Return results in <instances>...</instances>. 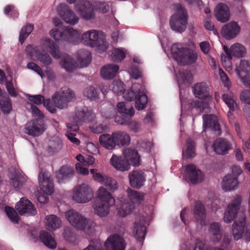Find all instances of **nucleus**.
<instances>
[{
  "label": "nucleus",
  "mask_w": 250,
  "mask_h": 250,
  "mask_svg": "<svg viewBox=\"0 0 250 250\" xmlns=\"http://www.w3.org/2000/svg\"><path fill=\"white\" fill-rule=\"evenodd\" d=\"M90 171L92 175L94 180L103 184L107 176L100 173L95 172L94 169H91Z\"/></svg>",
  "instance_id": "nucleus-62"
},
{
  "label": "nucleus",
  "mask_w": 250,
  "mask_h": 250,
  "mask_svg": "<svg viewBox=\"0 0 250 250\" xmlns=\"http://www.w3.org/2000/svg\"><path fill=\"white\" fill-rule=\"evenodd\" d=\"M26 97L30 101L33 102L36 104H40L42 103L43 104L44 101L46 100L44 99V97L41 95H30L27 94Z\"/></svg>",
  "instance_id": "nucleus-61"
},
{
  "label": "nucleus",
  "mask_w": 250,
  "mask_h": 250,
  "mask_svg": "<svg viewBox=\"0 0 250 250\" xmlns=\"http://www.w3.org/2000/svg\"><path fill=\"white\" fill-rule=\"evenodd\" d=\"M240 27L235 22H231L226 24L222 29L224 37L227 40L235 38L240 32Z\"/></svg>",
  "instance_id": "nucleus-27"
},
{
  "label": "nucleus",
  "mask_w": 250,
  "mask_h": 250,
  "mask_svg": "<svg viewBox=\"0 0 250 250\" xmlns=\"http://www.w3.org/2000/svg\"><path fill=\"white\" fill-rule=\"evenodd\" d=\"M95 118V114L92 110L87 106H81L77 107L75 114L73 118V121L76 124L71 123L66 124L67 131L66 136L69 141L73 144L78 146L80 144V141L75 137L76 132L79 129L78 125L83 122H92Z\"/></svg>",
  "instance_id": "nucleus-3"
},
{
  "label": "nucleus",
  "mask_w": 250,
  "mask_h": 250,
  "mask_svg": "<svg viewBox=\"0 0 250 250\" xmlns=\"http://www.w3.org/2000/svg\"><path fill=\"white\" fill-rule=\"evenodd\" d=\"M212 147L216 153L224 155L228 154L232 148V145L226 139L219 138L214 141Z\"/></svg>",
  "instance_id": "nucleus-25"
},
{
  "label": "nucleus",
  "mask_w": 250,
  "mask_h": 250,
  "mask_svg": "<svg viewBox=\"0 0 250 250\" xmlns=\"http://www.w3.org/2000/svg\"><path fill=\"white\" fill-rule=\"evenodd\" d=\"M115 203L111 194L104 187H100L97 192V198L94 205L95 213L100 217H105L110 211V208Z\"/></svg>",
  "instance_id": "nucleus-8"
},
{
  "label": "nucleus",
  "mask_w": 250,
  "mask_h": 250,
  "mask_svg": "<svg viewBox=\"0 0 250 250\" xmlns=\"http://www.w3.org/2000/svg\"><path fill=\"white\" fill-rule=\"evenodd\" d=\"M241 201V196L237 195L228 205L224 215V221L229 223L235 218L232 230L234 239L236 241L240 240L244 234L245 241L249 242L250 241V230L246 227V214L244 211L239 212Z\"/></svg>",
  "instance_id": "nucleus-2"
},
{
  "label": "nucleus",
  "mask_w": 250,
  "mask_h": 250,
  "mask_svg": "<svg viewBox=\"0 0 250 250\" xmlns=\"http://www.w3.org/2000/svg\"><path fill=\"white\" fill-rule=\"evenodd\" d=\"M171 53L174 60L181 65L194 64L198 58V54L195 49L179 43L171 46Z\"/></svg>",
  "instance_id": "nucleus-5"
},
{
  "label": "nucleus",
  "mask_w": 250,
  "mask_h": 250,
  "mask_svg": "<svg viewBox=\"0 0 250 250\" xmlns=\"http://www.w3.org/2000/svg\"><path fill=\"white\" fill-rule=\"evenodd\" d=\"M150 208L148 212L146 210L145 214L138 216L134 223L133 232L135 237L139 242H142L144 240L146 232V225H148L152 219L153 209L152 207Z\"/></svg>",
  "instance_id": "nucleus-13"
},
{
  "label": "nucleus",
  "mask_w": 250,
  "mask_h": 250,
  "mask_svg": "<svg viewBox=\"0 0 250 250\" xmlns=\"http://www.w3.org/2000/svg\"><path fill=\"white\" fill-rule=\"evenodd\" d=\"M40 239L47 247L54 249L57 247V243L51 234L45 230H42L40 233Z\"/></svg>",
  "instance_id": "nucleus-42"
},
{
  "label": "nucleus",
  "mask_w": 250,
  "mask_h": 250,
  "mask_svg": "<svg viewBox=\"0 0 250 250\" xmlns=\"http://www.w3.org/2000/svg\"><path fill=\"white\" fill-rule=\"evenodd\" d=\"M4 209L5 213L10 221L15 224L18 223L19 216L16 211L9 206H5Z\"/></svg>",
  "instance_id": "nucleus-56"
},
{
  "label": "nucleus",
  "mask_w": 250,
  "mask_h": 250,
  "mask_svg": "<svg viewBox=\"0 0 250 250\" xmlns=\"http://www.w3.org/2000/svg\"><path fill=\"white\" fill-rule=\"evenodd\" d=\"M183 156L188 158H193L195 156V144L191 139H188L187 142V147L185 150H183Z\"/></svg>",
  "instance_id": "nucleus-49"
},
{
  "label": "nucleus",
  "mask_w": 250,
  "mask_h": 250,
  "mask_svg": "<svg viewBox=\"0 0 250 250\" xmlns=\"http://www.w3.org/2000/svg\"><path fill=\"white\" fill-rule=\"evenodd\" d=\"M40 239L47 247L54 249L57 247V243L51 234L45 230H42L40 233Z\"/></svg>",
  "instance_id": "nucleus-41"
},
{
  "label": "nucleus",
  "mask_w": 250,
  "mask_h": 250,
  "mask_svg": "<svg viewBox=\"0 0 250 250\" xmlns=\"http://www.w3.org/2000/svg\"><path fill=\"white\" fill-rule=\"evenodd\" d=\"M110 164L116 170L120 171H125L128 170L130 166L129 163L126 162L125 157L113 154L110 160Z\"/></svg>",
  "instance_id": "nucleus-31"
},
{
  "label": "nucleus",
  "mask_w": 250,
  "mask_h": 250,
  "mask_svg": "<svg viewBox=\"0 0 250 250\" xmlns=\"http://www.w3.org/2000/svg\"><path fill=\"white\" fill-rule=\"evenodd\" d=\"M99 140L101 145L107 150H112L116 146L113 132L111 134L106 133L102 134L100 136Z\"/></svg>",
  "instance_id": "nucleus-38"
},
{
  "label": "nucleus",
  "mask_w": 250,
  "mask_h": 250,
  "mask_svg": "<svg viewBox=\"0 0 250 250\" xmlns=\"http://www.w3.org/2000/svg\"><path fill=\"white\" fill-rule=\"evenodd\" d=\"M236 71L244 85L250 87V79L248 78L250 73V62L241 60L239 65L236 67Z\"/></svg>",
  "instance_id": "nucleus-21"
},
{
  "label": "nucleus",
  "mask_w": 250,
  "mask_h": 250,
  "mask_svg": "<svg viewBox=\"0 0 250 250\" xmlns=\"http://www.w3.org/2000/svg\"><path fill=\"white\" fill-rule=\"evenodd\" d=\"M57 12L59 16L67 23L75 25L79 21V18L75 13L65 3L60 4L57 8Z\"/></svg>",
  "instance_id": "nucleus-19"
},
{
  "label": "nucleus",
  "mask_w": 250,
  "mask_h": 250,
  "mask_svg": "<svg viewBox=\"0 0 250 250\" xmlns=\"http://www.w3.org/2000/svg\"><path fill=\"white\" fill-rule=\"evenodd\" d=\"M128 179L131 186L139 189L144 186L146 175L142 171L134 170L129 173Z\"/></svg>",
  "instance_id": "nucleus-26"
},
{
  "label": "nucleus",
  "mask_w": 250,
  "mask_h": 250,
  "mask_svg": "<svg viewBox=\"0 0 250 250\" xmlns=\"http://www.w3.org/2000/svg\"><path fill=\"white\" fill-rule=\"evenodd\" d=\"M126 52L125 49L123 48H115L110 55V58L114 62L122 61L125 58Z\"/></svg>",
  "instance_id": "nucleus-47"
},
{
  "label": "nucleus",
  "mask_w": 250,
  "mask_h": 250,
  "mask_svg": "<svg viewBox=\"0 0 250 250\" xmlns=\"http://www.w3.org/2000/svg\"><path fill=\"white\" fill-rule=\"evenodd\" d=\"M216 19L222 22L228 21L230 18L229 10L228 6L224 3H218L214 10Z\"/></svg>",
  "instance_id": "nucleus-29"
},
{
  "label": "nucleus",
  "mask_w": 250,
  "mask_h": 250,
  "mask_svg": "<svg viewBox=\"0 0 250 250\" xmlns=\"http://www.w3.org/2000/svg\"><path fill=\"white\" fill-rule=\"evenodd\" d=\"M81 42L86 46L95 48L100 53L105 52L109 46L108 42L104 39V33L95 29L84 32L81 36Z\"/></svg>",
  "instance_id": "nucleus-7"
},
{
  "label": "nucleus",
  "mask_w": 250,
  "mask_h": 250,
  "mask_svg": "<svg viewBox=\"0 0 250 250\" xmlns=\"http://www.w3.org/2000/svg\"><path fill=\"white\" fill-rule=\"evenodd\" d=\"M45 224L46 229L49 231H54L62 226L60 218L55 215H49L45 217Z\"/></svg>",
  "instance_id": "nucleus-39"
},
{
  "label": "nucleus",
  "mask_w": 250,
  "mask_h": 250,
  "mask_svg": "<svg viewBox=\"0 0 250 250\" xmlns=\"http://www.w3.org/2000/svg\"><path fill=\"white\" fill-rule=\"evenodd\" d=\"M55 28L50 30V36L56 41L66 42L72 44H77L79 42L80 34L72 27H64L58 18L54 19Z\"/></svg>",
  "instance_id": "nucleus-4"
},
{
  "label": "nucleus",
  "mask_w": 250,
  "mask_h": 250,
  "mask_svg": "<svg viewBox=\"0 0 250 250\" xmlns=\"http://www.w3.org/2000/svg\"><path fill=\"white\" fill-rule=\"evenodd\" d=\"M129 203L122 204L117 208L119 216L124 217L129 214L135 208L137 205L141 204L144 199V194L128 188L127 191Z\"/></svg>",
  "instance_id": "nucleus-12"
},
{
  "label": "nucleus",
  "mask_w": 250,
  "mask_h": 250,
  "mask_svg": "<svg viewBox=\"0 0 250 250\" xmlns=\"http://www.w3.org/2000/svg\"><path fill=\"white\" fill-rule=\"evenodd\" d=\"M51 193H48L47 192L42 191L41 190H38L36 193L38 202L41 204H45L49 201V195Z\"/></svg>",
  "instance_id": "nucleus-59"
},
{
  "label": "nucleus",
  "mask_w": 250,
  "mask_h": 250,
  "mask_svg": "<svg viewBox=\"0 0 250 250\" xmlns=\"http://www.w3.org/2000/svg\"><path fill=\"white\" fill-rule=\"evenodd\" d=\"M65 217L69 224L78 230H83L86 233L94 228V221L74 209H70L65 212Z\"/></svg>",
  "instance_id": "nucleus-9"
},
{
  "label": "nucleus",
  "mask_w": 250,
  "mask_h": 250,
  "mask_svg": "<svg viewBox=\"0 0 250 250\" xmlns=\"http://www.w3.org/2000/svg\"><path fill=\"white\" fill-rule=\"evenodd\" d=\"M209 250V247L205 243L199 241L194 246V243L191 239L184 241L181 245L180 250Z\"/></svg>",
  "instance_id": "nucleus-37"
},
{
  "label": "nucleus",
  "mask_w": 250,
  "mask_h": 250,
  "mask_svg": "<svg viewBox=\"0 0 250 250\" xmlns=\"http://www.w3.org/2000/svg\"><path fill=\"white\" fill-rule=\"evenodd\" d=\"M222 188L226 192L236 190L239 185V182L236 176L233 175L228 174L223 179Z\"/></svg>",
  "instance_id": "nucleus-30"
},
{
  "label": "nucleus",
  "mask_w": 250,
  "mask_h": 250,
  "mask_svg": "<svg viewBox=\"0 0 250 250\" xmlns=\"http://www.w3.org/2000/svg\"><path fill=\"white\" fill-rule=\"evenodd\" d=\"M123 155L125 160L129 163L130 166L138 167L140 165V156L135 149L127 148L123 152Z\"/></svg>",
  "instance_id": "nucleus-34"
},
{
  "label": "nucleus",
  "mask_w": 250,
  "mask_h": 250,
  "mask_svg": "<svg viewBox=\"0 0 250 250\" xmlns=\"http://www.w3.org/2000/svg\"><path fill=\"white\" fill-rule=\"evenodd\" d=\"M16 208L21 215L34 216L37 210L34 205L28 199L21 198L16 205Z\"/></svg>",
  "instance_id": "nucleus-22"
},
{
  "label": "nucleus",
  "mask_w": 250,
  "mask_h": 250,
  "mask_svg": "<svg viewBox=\"0 0 250 250\" xmlns=\"http://www.w3.org/2000/svg\"><path fill=\"white\" fill-rule=\"evenodd\" d=\"M5 84L9 94L12 97H16L18 95V92L13 86L12 80L6 81Z\"/></svg>",
  "instance_id": "nucleus-63"
},
{
  "label": "nucleus",
  "mask_w": 250,
  "mask_h": 250,
  "mask_svg": "<svg viewBox=\"0 0 250 250\" xmlns=\"http://www.w3.org/2000/svg\"><path fill=\"white\" fill-rule=\"evenodd\" d=\"M10 183L17 189H20L23 184L24 178L22 172L20 169H16L15 171V174L13 177L10 178Z\"/></svg>",
  "instance_id": "nucleus-44"
},
{
  "label": "nucleus",
  "mask_w": 250,
  "mask_h": 250,
  "mask_svg": "<svg viewBox=\"0 0 250 250\" xmlns=\"http://www.w3.org/2000/svg\"><path fill=\"white\" fill-rule=\"evenodd\" d=\"M193 89V94L196 98L208 100L210 99L209 87L206 83H197L194 85Z\"/></svg>",
  "instance_id": "nucleus-28"
},
{
  "label": "nucleus",
  "mask_w": 250,
  "mask_h": 250,
  "mask_svg": "<svg viewBox=\"0 0 250 250\" xmlns=\"http://www.w3.org/2000/svg\"><path fill=\"white\" fill-rule=\"evenodd\" d=\"M184 178L188 182L196 184L202 181L204 175L194 165L189 164L186 167Z\"/></svg>",
  "instance_id": "nucleus-20"
},
{
  "label": "nucleus",
  "mask_w": 250,
  "mask_h": 250,
  "mask_svg": "<svg viewBox=\"0 0 250 250\" xmlns=\"http://www.w3.org/2000/svg\"><path fill=\"white\" fill-rule=\"evenodd\" d=\"M72 199L79 204L89 202L93 197V192L90 187L86 184L76 186L72 190Z\"/></svg>",
  "instance_id": "nucleus-14"
},
{
  "label": "nucleus",
  "mask_w": 250,
  "mask_h": 250,
  "mask_svg": "<svg viewBox=\"0 0 250 250\" xmlns=\"http://www.w3.org/2000/svg\"><path fill=\"white\" fill-rule=\"evenodd\" d=\"M75 10L85 20L89 21L94 19V8L92 3L87 0H79L75 5Z\"/></svg>",
  "instance_id": "nucleus-18"
},
{
  "label": "nucleus",
  "mask_w": 250,
  "mask_h": 250,
  "mask_svg": "<svg viewBox=\"0 0 250 250\" xmlns=\"http://www.w3.org/2000/svg\"><path fill=\"white\" fill-rule=\"evenodd\" d=\"M117 109L122 117H115V122L119 125H127L131 131L138 132L140 125L132 119L135 113L133 106L126 102H119L117 104Z\"/></svg>",
  "instance_id": "nucleus-6"
},
{
  "label": "nucleus",
  "mask_w": 250,
  "mask_h": 250,
  "mask_svg": "<svg viewBox=\"0 0 250 250\" xmlns=\"http://www.w3.org/2000/svg\"><path fill=\"white\" fill-rule=\"evenodd\" d=\"M123 98L128 101L135 100V106L138 110L144 109L147 103V97L144 85L134 84L129 90L124 92Z\"/></svg>",
  "instance_id": "nucleus-10"
},
{
  "label": "nucleus",
  "mask_w": 250,
  "mask_h": 250,
  "mask_svg": "<svg viewBox=\"0 0 250 250\" xmlns=\"http://www.w3.org/2000/svg\"><path fill=\"white\" fill-rule=\"evenodd\" d=\"M74 174V170L73 167L68 166H63L56 172V178L59 183H65L71 179Z\"/></svg>",
  "instance_id": "nucleus-32"
},
{
  "label": "nucleus",
  "mask_w": 250,
  "mask_h": 250,
  "mask_svg": "<svg viewBox=\"0 0 250 250\" xmlns=\"http://www.w3.org/2000/svg\"><path fill=\"white\" fill-rule=\"evenodd\" d=\"M173 9L175 13L169 21L170 27L174 31L181 33L186 28L188 18L187 12L179 3L174 4Z\"/></svg>",
  "instance_id": "nucleus-11"
},
{
  "label": "nucleus",
  "mask_w": 250,
  "mask_h": 250,
  "mask_svg": "<svg viewBox=\"0 0 250 250\" xmlns=\"http://www.w3.org/2000/svg\"><path fill=\"white\" fill-rule=\"evenodd\" d=\"M61 93L59 94L63 100L67 103L74 100L75 98V95L73 90L67 87H63L61 89Z\"/></svg>",
  "instance_id": "nucleus-52"
},
{
  "label": "nucleus",
  "mask_w": 250,
  "mask_h": 250,
  "mask_svg": "<svg viewBox=\"0 0 250 250\" xmlns=\"http://www.w3.org/2000/svg\"><path fill=\"white\" fill-rule=\"evenodd\" d=\"M39 183L41 190L52 193L53 192V183L50 174L42 169L38 176Z\"/></svg>",
  "instance_id": "nucleus-23"
},
{
  "label": "nucleus",
  "mask_w": 250,
  "mask_h": 250,
  "mask_svg": "<svg viewBox=\"0 0 250 250\" xmlns=\"http://www.w3.org/2000/svg\"><path fill=\"white\" fill-rule=\"evenodd\" d=\"M27 68L36 72L42 79L45 77V74L42 72L41 67L35 62H28L27 64Z\"/></svg>",
  "instance_id": "nucleus-60"
},
{
  "label": "nucleus",
  "mask_w": 250,
  "mask_h": 250,
  "mask_svg": "<svg viewBox=\"0 0 250 250\" xmlns=\"http://www.w3.org/2000/svg\"><path fill=\"white\" fill-rule=\"evenodd\" d=\"M174 69V72L177 79V83L179 88L180 92V99L181 101V114L183 116L184 114V102L182 98V90L183 88V85H189L192 81V75L191 72L187 69L184 70L179 69L177 71L176 69Z\"/></svg>",
  "instance_id": "nucleus-15"
},
{
  "label": "nucleus",
  "mask_w": 250,
  "mask_h": 250,
  "mask_svg": "<svg viewBox=\"0 0 250 250\" xmlns=\"http://www.w3.org/2000/svg\"><path fill=\"white\" fill-rule=\"evenodd\" d=\"M193 214L197 222L201 226L206 225V212L204 205L200 202L195 203Z\"/></svg>",
  "instance_id": "nucleus-35"
},
{
  "label": "nucleus",
  "mask_w": 250,
  "mask_h": 250,
  "mask_svg": "<svg viewBox=\"0 0 250 250\" xmlns=\"http://www.w3.org/2000/svg\"><path fill=\"white\" fill-rule=\"evenodd\" d=\"M26 52L31 59L37 58L44 65L48 66L52 63V59L41 46L33 47L29 45L26 47Z\"/></svg>",
  "instance_id": "nucleus-16"
},
{
  "label": "nucleus",
  "mask_w": 250,
  "mask_h": 250,
  "mask_svg": "<svg viewBox=\"0 0 250 250\" xmlns=\"http://www.w3.org/2000/svg\"><path fill=\"white\" fill-rule=\"evenodd\" d=\"M204 129L210 128L216 131H218V135H220V126L217 121V117L214 115H207L203 116Z\"/></svg>",
  "instance_id": "nucleus-33"
},
{
  "label": "nucleus",
  "mask_w": 250,
  "mask_h": 250,
  "mask_svg": "<svg viewBox=\"0 0 250 250\" xmlns=\"http://www.w3.org/2000/svg\"><path fill=\"white\" fill-rule=\"evenodd\" d=\"M52 99L56 106L60 109H62L67 105V103L63 100L58 93H55L52 96Z\"/></svg>",
  "instance_id": "nucleus-57"
},
{
  "label": "nucleus",
  "mask_w": 250,
  "mask_h": 250,
  "mask_svg": "<svg viewBox=\"0 0 250 250\" xmlns=\"http://www.w3.org/2000/svg\"><path fill=\"white\" fill-rule=\"evenodd\" d=\"M104 245L107 250H125V249L124 240L117 234L108 237Z\"/></svg>",
  "instance_id": "nucleus-24"
},
{
  "label": "nucleus",
  "mask_w": 250,
  "mask_h": 250,
  "mask_svg": "<svg viewBox=\"0 0 250 250\" xmlns=\"http://www.w3.org/2000/svg\"><path fill=\"white\" fill-rule=\"evenodd\" d=\"M24 132L29 135L38 136L46 130V125L42 119H35L26 124Z\"/></svg>",
  "instance_id": "nucleus-17"
},
{
  "label": "nucleus",
  "mask_w": 250,
  "mask_h": 250,
  "mask_svg": "<svg viewBox=\"0 0 250 250\" xmlns=\"http://www.w3.org/2000/svg\"><path fill=\"white\" fill-rule=\"evenodd\" d=\"M92 5L94 10L103 13L107 12L109 10L108 5L104 1H96L92 3Z\"/></svg>",
  "instance_id": "nucleus-58"
},
{
  "label": "nucleus",
  "mask_w": 250,
  "mask_h": 250,
  "mask_svg": "<svg viewBox=\"0 0 250 250\" xmlns=\"http://www.w3.org/2000/svg\"><path fill=\"white\" fill-rule=\"evenodd\" d=\"M0 97L1 98L0 100V108L4 114H8L12 109L10 98L5 92H2V95Z\"/></svg>",
  "instance_id": "nucleus-45"
},
{
  "label": "nucleus",
  "mask_w": 250,
  "mask_h": 250,
  "mask_svg": "<svg viewBox=\"0 0 250 250\" xmlns=\"http://www.w3.org/2000/svg\"><path fill=\"white\" fill-rule=\"evenodd\" d=\"M103 184L111 192H114L118 188V185L116 181L107 176L105 177Z\"/></svg>",
  "instance_id": "nucleus-55"
},
{
  "label": "nucleus",
  "mask_w": 250,
  "mask_h": 250,
  "mask_svg": "<svg viewBox=\"0 0 250 250\" xmlns=\"http://www.w3.org/2000/svg\"><path fill=\"white\" fill-rule=\"evenodd\" d=\"M33 25L29 23L23 26L20 31L19 42L22 44L25 39L29 35L33 29Z\"/></svg>",
  "instance_id": "nucleus-51"
},
{
  "label": "nucleus",
  "mask_w": 250,
  "mask_h": 250,
  "mask_svg": "<svg viewBox=\"0 0 250 250\" xmlns=\"http://www.w3.org/2000/svg\"><path fill=\"white\" fill-rule=\"evenodd\" d=\"M231 56L240 58L244 57L246 54L247 51L245 47L239 43H235L230 47Z\"/></svg>",
  "instance_id": "nucleus-46"
},
{
  "label": "nucleus",
  "mask_w": 250,
  "mask_h": 250,
  "mask_svg": "<svg viewBox=\"0 0 250 250\" xmlns=\"http://www.w3.org/2000/svg\"><path fill=\"white\" fill-rule=\"evenodd\" d=\"M62 145L61 140L54 138L49 141L46 151L48 156H51L57 153L62 148Z\"/></svg>",
  "instance_id": "nucleus-43"
},
{
  "label": "nucleus",
  "mask_w": 250,
  "mask_h": 250,
  "mask_svg": "<svg viewBox=\"0 0 250 250\" xmlns=\"http://www.w3.org/2000/svg\"><path fill=\"white\" fill-rule=\"evenodd\" d=\"M119 67L114 63L104 65L101 70V75L103 78L106 80L113 79L118 73Z\"/></svg>",
  "instance_id": "nucleus-36"
},
{
  "label": "nucleus",
  "mask_w": 250,
  "mask_h": 250,
  "mask_svg": "<svg viewBox=\"0 0 250 250\" xmlns=\"http://www.w3.org/2000/svg\"><path fill=\"white\" fill-rule=\"evenodd\" d=\"M191 106L192 109H195L199 112H210L209 104L206 102L194 101L191 103Z\"/></svg>",
  "instance_id": "nucleus-48"
},
{
  "label": "nucleus",
  "mask_w": 250,
  "mask_h": 250,
  "mask_svg": "<svg viewBox=\"0 0 250 250\" xmlns=\"http://www.w3.org/2000/svg\"><path fill=\"white\" fill-rule=\"evenodd\" d=\"M222 99L230 110H235L237 107L235 98L231 94H224Z\"/></svg>",
  "instance_id": "nucleus-53"
},
{
  "label": "nucleus",
  "mask_w": 250,
  "mask_h": 250,
  "mask_svg": "<svg viewBox=\"0 0 250 250\" xmlns=\"http://www.w3.org/2000/svg\"><path fill=\"white\" fill-rule=\"evenodd\" d=\"M42 45L56 59H60V64L67 71L72 72L76 67H84L87 66L91 62V54L86 50H80L77 52V60L74 62L71 57L66 54H62L59 46L49 38H43L42 41Z\"/></svg>",
  "instance_id": "nucleus-1"
},
{
  "label": "nucleus",
  "mask_w": 250,
  "mask_h": 250,
  "mask_svg": "<svg viewBox=\"0 0 250 250\" xmlns=\"http://www.w3.org/2000/svg\"><path fill=\"white\" fill-rule=\"evenodd\" d=\"M83 95L91 101H95L99 99V92L94 86H89L84 89Z\"/></svg>",
  "instance_id": "nucleus-50"
},
{
  "label": "nucleus",
  "mask_w": 250,
  "mask_h": 250,
  "mask_svg": "<svg viewBox=\"0 0 250 250\" xmlns=\"http://www.w3.org/2000/svg\"><path fill=\"white\" fill-rule=\"evenodd\" d=\"M240 99L243 103L250 105V89L243 91L240 94Z\"/></svg>",
  "instance_id": "nucleus-64"
},
{
  "label": "nucleus",
  "mask_w": 250,
  "mask_h": 250,
  "mask_svg": "<svg viewBox=\"0 0 250 250\" xmlns=\"http://www.w3.org/2000/svg\"><path fill=\"white\" fill-rule=\"evenodd\" d=\"M112 91L117 95H122L125 91V85L120 80H115L112 83Z\"/></svg>",
  "instance_id": "nucleus-54"
},
{
  "label": "nucleus",
  "mask_w": 250,
  "mask_h": 250,
  "mask_svg": "<svg viewBox=\"0 0 250 250\" xmlns=\"http://www.w3.org/2000/svg\"><path fill=\"white\" fill-rule=\"evenodd\" d=\"M113 136L116 146H128L130 143V137L125 131H117L113 132Z\"/></svg>",
  "instance_id": "nucleus-40"
}]
</instances>
